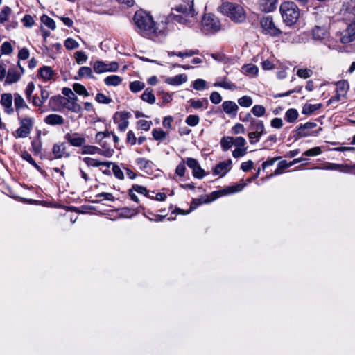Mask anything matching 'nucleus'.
<instances>
[{
	"label": "nucleus",
	"mask_w": 355,
	"mask_h": 355,
	"mask_svg": "<svg viewBox=\"0 0 355 355\" xmlns=\"http://www.w3.org/2000/svg\"><path fill=\"white\" fill-rule=\"evenodd\" d=\"M133 21L139 34L155 42H161L167 35L164 25H156L152 16L143 10L135 12Z\"/></svg>",
	"instance_id": "f257e3e1"
},
{
	"label": "nucleus",
	"mask_w": 355,
	"mask_h": 355,
	"mask_svg": "<svg viewBox=\"0 0 355 355\" xmlns=\"http://www.w3.org/2000/svg\"><path fill=\"white\" fill-rule=\"evenodd\" d=\"M196 15L193 3L181 4L171 9V13L168 15V20L187 25L191 23V19Z\"/></svg>",
	"instance_id": "f03ea898"
},
{
	"label": "nucleus",
	"mask_w": 355,
	"mask_h": 355,
	"mask_svg": "<svg viewBox=\"0 0 355 355\" xmlns=\"http://www.w3.org/2000/svg\"><path fill=\"white\" fill-rule=\"evenodd\" d=\"M220 12L237 24L243 23L246 19V12L244 8L236 3L225 2L220 7Z\"/></svg>",
	"instance_id": "7ed1b4c3"
},
{
	"label": "nucleus",
	"mask_w": 355,
	"mask_h": 355,
	"mask_svg": "<svg viewBox=\"0 0 355 355\" xmlns=\"http://www.w3.org/2000/svg\"><path fill=\"white\" fill-rule=\"evenodd\" d=\"M279 11L283 21L288 26H291L296 24L299 19L300 9L294 2H283L280 5Z\"/></svg>",
	"instance_id": "20e7f679"
},
{
	"label": "nucleus",
	"mask_w": 355,
	"mask_h": 355,
	"mask_svg": "<svg viewBox=\"0 0 355 355\" xmlns=\"http://www.w3.org/2000/svg\"><path fill=\"white\" fill-rule=\"evenodd\" d=\"M246 184L243 180H241L238 183L225 187L221 189L211 192L209 196H207L205 200H217L224 196L238 193L241 191Z\"/></svg>",
	"instance_id": "39448f33"
},
{
	"label": "nucleus",
	"mask_w": 355,
	"mask_h": 355,
	"mask_svg": "<svg viewBox=\"0 0 355 355\" xmlns=\"http://www.w3.org/2000/svg\"><path fill=\"white\" fill-rule=\"evenodd\" d=\"M260 25L263 29L262 32L265 35L278 37L282 33L281 29L275 25L271 16L262 17L260 20Z\"/></svg>",
	"instance_id": "423d86ee"
},
{
	"label": "nucleus",
	"mask_w": 355,
	"mask_h": 355,
	"mask_svg": "<svg viewBox=\"0 0 355 355\" xmlns=\"http://www.w3.org/2000/svg\"><path fill=\"white\" fill-rule=\"evenodd\" d=\"M317 126V123L315 122H307L304 124H300L297 128L292 132L293 137L295 141L298 140L302 137H305L311 135L312 134L318 135L321 128L318 130L311 132V130Z\"/></svg>",
	"instance_id": "0eeeda50"
},
{
	"label": "nucleus",
	"mask_w": 355,
	"mask_h": 355,
	"mask_svg": "<svg viewBox=\"0 0 355 355\" xmlns=\"http://www.w3.org/2000/svg\"><path fill=\"white\" fill-rule=\"evenodd\" d=\"M202 26L204 31L216 33L220 29L219 20L211 14L206 15L202 19Z\"/></svg>",
	"instance_id": "6e6552de"
},
{
	"label": "nucleus",
	"mask_w": 355,
	"mask_h": 355,
	"mask_svg": "<svg viewBox=\"0 0 355 355\" xmlns=\"http://www.w3.org/2000/svg\"><path fill=\"white\" fill-rule=\"evenodd\" d=\"M19 123V128L12 132V135L15 138H25L30 134L33 128V119L30 117L23 118L20 119Z\"/></svg>",
	"instance_id": "1a4fd4ad"
},
{
	"label": "nucleus",
	"mask_w": 355,
	"mask_h": 355,
	"mask_svg": "<svg viewBox=\"0 0 355 355\" xmlns=\"http://www.w3.org/2000/svg\"><path fill=\"white\" fill-rule=\"evenodd\" d=\"M131 117V113L129 112H116L113 116L114 123L118 124V129L121 132H124L129 124L128 119Z\"/></svg>",
	"instance_id": "9d476101"
},
{
	"label": "nucleus",
	"mask_w": 355,
	"mask_h": 355,
	"mask_svg": "<svg viewBox=\"0 0 355 355\" xmlns=\"http://www.w3.org/2000/svg\"><path fill=\"white\" fill-rule=\"evenodd\" d=\"M114 152V150H101V149L97 146L84 144V146H83V148H82L81 153L83 155H85V154H89V155L98 154V155L105 156L106 157H111L113 155Z\"/></svg>",
	"instance_id": "9b49d317"
},
{
	"label": "nucleus",
	"mask_w": 355,
	"mask_h": 355,
	"mask_svg": "<svg viewBox=\"0 0 355 355\" xmlns=\"http://www.w3.org/2000/svg\"><path fill=\"white\" fill-rule=\"evenodd\" d=\"M185 163L189 168L192 169V174L195 178L202 179L205 177V172L196 159L191 157L187 158Z\"/></svg>",
	"instance_id": "f8f14e48"
},
{
	"label": "nucleus",
	"mask_w": 355,
	"mask_h": 355,
	"mask_svg": "<svg viewBox=\"0 0 355 355\" xmlns=\"http://www.w3.org/2000/svg\"><path fill=\"white\" fill-rule=\"evenodd\" d=\"M52 154L53 157L50 158V159L67 158L71 156L70 153L67 150V146L64 142L55 144L52 148Z\"/></svg>",
	"instance_id": "ddd939ff"
},
{
	"label": "nucleus",
	"mask_w": 355,
	"mask_h": 355,
	"mask_svg": "<svg viewBox=\"0 0 355 355\" xmlns=\"http://www.w3.org/2000/svg\"><path fill=\"white\" fill-rule=\"evenodd\" d=\"M323 169L330 171H339L343 173H351L355 174V165L350 166L348 164H338L335 163H327Z\"/></svg>",
	"instance_id": "4468645a"
},
{
	"label": "nucleus",
	"mask_w": 355,
	"mask_h": 355,
	"mask_svg": "<svg viewBox=\"0 0 355 355\" xmlns=\"http://www.w3.org/2000/svg\"><path fill=\"white\" fill-rule=\"evenodd\" d=\"M232 162L230 159L220 162L216 165L213 169V175H220V177L224 176L227 172L232 168Z\"/></svg>",
	"instance_id": "2eb2a0df"
},
{
	"label": "nucleus",
	"mask_w": 355,
	"mask_h": 355,
	"mask_svg": "<svg viewBox=\"0 0 355 355\" xmlns=\"http://www.w3.org/2000/svg\"><path fill=\"white\" fill-rule=\"evenodd\" d=\"M64 139L74 147H83L86 142L85 138L80 137L77 132L67 133L64 135Z\"/></svg>",
	"instance_id": "dca6fc26"
},
{
	"label": "nucleus",
	"mask_w": 355,
	"mask_h": 355,
	"mask_svg": "<svg viewBox=\"0 0 355 355\" xmlns=\"http://www.w3.org/2000/svg\"><path fill=\"white\" fill-rule=\"evenodd\" d=\"M67 98L60 95L53 96H52L49 102V105L52 111H58L60 110V106L64 107V105H66Z\"/></svg>",
	"instance_id": "f3484780"
},
{
	"label": "nucleus",
	"mask_w": 355,
	"mask_h": 355,
	"mask_svg": "<svg viewBox=\"0 0 355 355\" xmlns=\"http://www.w3.org/2000/svg\"><path fill=\"white\" fill-rule=\"evenodd\" d=\"M223 111L230 117L234 118L236 116L239 110L237 104L232 101H225L222 103Z\"/></svg>",
	"instance_id": "a211bd4d"
},
{
	"label": "nucleus",
	"mask_w": 355,
	"mask_h": 355,
	"mask_svg": "<svg viewBox=\"0 0 355 355\" xmlns=\"http://www.w3.org/2000/svg\"><path fill=\"white\" fill-rule=\"evenodd\" d=\"M328 35L327 28L326 26L315 25L312 30L313 38L315 40H322Z\"/></svg>",
	"instance_id": "6ab92c4d"
},
{
	"label": "nucleus",
	"mask_w": 355,
	"mask_h": 355,
	"mask_svg": "<svg viewBox=\"0 0 355 355\" xmlns=\"http://www.w3.org/2000/svg\"><path fill=\"white\" fill-rule=\"evenodd\" d=\"M110 134L111 133L109 131H105V132H98L96 135L95 139H96V141L102 147V148H101V150H114L109 146L107 141L103 140L105 138L110 137Z\"/></svg>",
	"instance_id": "aec40b11"
},
{
	"label": "nucleus",
	"mask_w": 355,
	"mask_h": 355,
	"mask_svg": "<svg viewBox=\"0 0 355 355\" xmlns=\"http://www.w3.org/2000/svg\"><path fill=\"white\" fill-rule=\"evenodd\" d=\"M355 40V21L352 23L347 28L345 33L341 37L343 44L349 43Z\"/></svg>",
	"instance_id": "412c9836"
},
{
	"label": "nucleus",
	"mask_w": 355,
	"mask_h": 355,
	"mask_svg": "<svg viewBox=\"0 0 355 355\" xmlns=\"http://www.w3.org/2000/svg\"><path fill=\"white\" fill-rule=\"evenodd\" d=\"M277 0H259L260 10L264 12L274 11L277 8Z\"/></svg>",
	"instance_id": "4be33fe9"
},
{
	"label": "nucleus",
	"mask_w": 355,
	"mask_h": 355,
	"mask_svg": "<svg viewBox=\"0 0 355 355\" xmlns=\"http://www.w3.org/2000/svg\"><path fill=\"white\" fill-rule=\"evenodd\" d=\"M21 73H19L15 68L10 67L6 73V84L11 85L17 83L21 78Z\"/></svg>",
	"instance_id": "5701e85b"
},
{
	"label": "nucleus",
	"mask_w": 355,
	"mask_h": 355,
	"mask_svg": "<svg viewBox=\"0 0 355 355\" xmlns=\"http://www.w3.org/2000/svg\"><path fill=\"white\" fill-rule=\"evenodd\" d=\"M12 96L10 93L3 94L1 98V104L6 108L8 114H12L14 110L12 108Z\"/></svg>",
	"instance_id": "b1692460"
},
{
	"label": "nucleus",
	"mask_w": 355,
	"mask_h": 355,
	"mask_svg": "<svg viewBox=\"0 0 355 355\" xmlns=\"http://www.w3.org/2000/svg\"><path fill=\"white\" fill-rule=\"evenodd\" d=\"M44 121L50 125H58L64 124V119L61 115L51 114L44 118Z\"/></svg>",
	"instance_id": "393cba45"
},
{
	"label": "nucleus",
	"mask_w": 355,
	"mask_h": 355,
	"mask_svg": "<svg viewBox=\"0 0 355 355\" xmlns=\"http://www.w3.org/2000/svg\"><path fill=\"white\" fill-rule=\"evenodd\" d=\"M187 76L186 74H180L174 77H168L165 82L171 85H180L187 82Z\"/></svg>",
	"instance_id": "a878e982"
},
{
	"label": "nucleus",
	"mask_w": 355,
	"mask_h": 355,
	"mask_svg": "<svg viewBox=\"0 0 355 355\" xmlns=\"http://www.w3.org/2000/svg\"><path fill=\"white\" fill-rule=\"evenodd\" d=\"M36 203V205H42V206H44V207H55V208H58V207H61V208H63L66 210H76V211H78L76 209V208L73 207H68V206H64V205H61L60 204L58 203L57 202L55 201H47V200H45V201H35Z\"/></svg>",
	"instance_id": "bb28decb"
},
{
	"label": "nucleus",
	"mask_w": 355,
	"mask_h": 355,
	"mask_svg": "<svg viewBox=\"0 0 355 355\" xmlns=\"http://www.w3.org/2000/svg\"><path fill=\"white\" fill-rule=\"evenodd\" d=\"M83 162L88 166H94V167H98L100 166H105L109 168L110 166V165L112 164V162H101L98 159H93L91 157L83 158Z\"/></svg>",
	"instance_id": "cd10ccee"
},
{
	"label": "nucleus",
	"mask_w": 355,
	"mask_h": 355,
	"mask_svg": "<svg viewBox=\"0 0 355 355\" xmlns=\"http://www.w3.org/2000/svg\"><path fill=\"white\" fill-rule=\"evenodd\" d=\"M147 191L148 190L146 189V187L138 184H135L129 190V195L130 196L131 200H138L137 196L134 192H137L138 193L142 194L144 196H146Z\"/></svg>",
	"instance_id": "c85d7f7f"
},
{
	"label": "nucleus",
	"mask_w": 355,
	"mask_h": 355,
	"mask_svg": "<svg viewBox=\"0 0 355 355\" xmlns=\"http://www.w3.org/2000/svg\"><path fill=\"white\" fill-rule=\"evenodd\" d=\"M83 77L96 79V77L93 75L92 69L89 67H81L78 70V76H76L75 79L78 80Z\"/></svg>",
	"instance_id": "c756f323"
},
{
	"label": "nucleus",
	"mask_w": 355,
	"mask_h": 355,
	"mask_svg": "<svg viewBox=\"0 0 355 355\" xmlns=\"http://www.w3.org/2000/svg\"><path fill=\"white\" fill-rule=\"evenodd\" d=\"M336 92L345 96L349 89V83L345 80H342L336 83Z\"/></svg>",
	"instance_id": "7c9ffc66"
},
{
	"label": "nucleus",
	"mask_w": 355,
	"mask_h": 355,
	"mask_svg": "<svg viewBox=\"0 0 355 355\" xmlns=\"http://www.w3.org/2000/svg\"><path fill=\"white\" fill-rule=\"evenodd\" d=\"M39 75L41 78L46 80L51 79L54 75V71L50 67L44 66L40 68Z\"/></svg>",
	"instance_id": "2f4dec72"
},
{
	"label": "nucleus",
	"mask_w": 355,
	"mask_h": 355,
	"mask_svg": "<svg viewBox=\"0 0 355 355\" xmlns=\"http://www.w3.org/2000/svg\"><path fill=\"white\" fill-rule=\"evenodd\" d=\"M122 82V78L116 75L107 76L104 79V83L107 86H118Z\"/></svg>",
	"instance_id": "473e14b6"
},
{
	"label": "nucleus",
	"mask_w": 355,
	"mask_h": 355,
	"mask_svg": "<svg viewBox=\"0 0 355 355\" xmlns=\"http://www.w3.org/2000/svg\"><path fill=\"white\" fill-rule=\"evenodd\" d=\"M210 201H191L189 209H184L182 208H177L175 209L176 212H178L182 214H187L190 213L192 210L196 209L199 205H202V202H209Z\"/></svg>",
	"instance_id": "72a5a7b5"
},
{
	"label": "nucleus",
	"mask_w": 355,
	"mask_h": 355,
	"mask_svg": "<svg viewBox=\"0 0 355 355\" xmlns=\"http://www.w3.org/2000/svg\"><path fill=\"white\" fill-rule=\"evenodd\" d=\"M14 103H15V107L17 112H18L20 109H22V108H28V105L25 103L24 98L18 93H15L14 94Z\"/></svg>",
	"instance_id": "f704fd0d"
},
{
	"label": "nucleus",
	"mask_w": 355,
	"mask_h": 355,
	"mask_svg": "<svg viewBox=\"0 0 355 355\" xmlns=\"http://www.w3.org/2000/svg\"><path fill=\"white\" fill-rule=\"evenodd\" d=\"M141 98L144 101L147 102L149 104H153L155 102V96L153 94L152 89L149 87L145 89Z\"/></svg>",
	"instance_id": "c9c22d12"
},
{
	"label": "nucleus",
	"mask_w": 355,
	"mask_h": 355,
	"mask_svg": "<svg viewBox=\"0 0 355 355\" xmlns=\"http://www.w3.org/2000/svg\"><path fill=\"white\" fill-rule=\"evenodd\" d=\"M298 116L299 114L296 109L290 108L286 112L284 119L288 123H293L297 120Z\"/></svg>",
	"instance_id": "e433bc0d"
},
{
	"label": "nucleus",
	"mask_w": 355,
	"mask_h": 355,
	"mask_svg": "<svg viewBox=\"0 0 355 355\" xmlns=\"http://www.w3.org/2000/svg\"><path fill=\"white\" fill-rule=\"evenodd\" d=\"M250 129L254 130L255 132H257L262 135L266 133L263 122L256 119L254 121H252Z\"/></svg>",
	"instance_id": "4c0bfd02"
},
{
	"label": "nucleus",
	"mask_w": 355,
	"mask_h": 355,
	"mask_svg": "<svg viewBox=\"0 0 355 355\" xmlns=\"http://www.w3.org/2000/svg\"><path fill=\"white\" fill-rule=\"evenodd\" d=\"M214 87H220L225 89H229V90H235L237 88L234 83H233L230 81H227L225 77L223 78V81L216 82L214 84Z\"/></svg>",
	"instance_id": "58836bf2"
},
{
	"label": "nucleus",
	"mask_w": 355,
	"mask_h": 355,
	"mask_svg": "<svg viewBox=\"0 0 355 355\" xmlns=\"http://www.w3.org/2000/svg\"><path fill=\"white\" fill-rule=\"evenodd\" d=\"M31 148L35 155L40 153L42 150V141L40 135L31 141Z\"/></svg>",
	"instance_id": "ea45409f"
},
{
	"label": "nucleus",
	"mask_w": 355,
	"mask_h": 355,
	"mask_svg": "<svg viewBox=\"0 0 355 355\" xmlns=\"http://www.w3.org/2000/svg\"><path fill=\"white\" fill-rule=\"evenodd\" d=\"M107 64L101 60L96 61L93 64L94 70L96 73L107 72Z\"/></svg>",
	"instance_id": "a19ab883"
},
{
	"label": "nucleus",
	"mask_w": 355,
	"mask_h": 355,
	"mask_svg": "<svg viewBox=\"0 0 355 355\" xmlns=\"http://www.w3.org/2000/svg\"><path fill=\"white\" fill-rule=\"evenodd\" d=\"M145 197L153 200H165L166 194L164 192H155L154 191H148Z\"/></svg>",
	"instance_id": "79ce46f5"
},
{
	"label": "nucleus",
	"mask_w": 355,
	"mask_h": 355,
	"mask_svg": "<svg viewBox=\"0 0 355 355\" xmlns=\"http://www.w3.org/2000/svg\"><path fill=\"white\" fill-rule=\"evenodd\" d=\"M266 110L261 105H255L251 109V113L256 117H261L266 114Z\"/></svg>",
	"instance_id": "37998d69"
},
{
	"label": "nucleus",
	"mask_w": 355,
	"mask_h": 355,
	"mask_svg": "<svg viewBox=\"0 0 355 355\" xmlns=\"http://www.w3.org/2000/svg\"><path fill=\"white\" fill-rule=\"evenodd\" d=\"M233 137H223L220 140L221 148L223 151L228 150L233 145Z\"/></svg>",
	"instance_id": "c03bdc74"
},
{
	"label": "nucleus",
	"mask_w": 355,
	"mask_h": 355,
	"mask_svg": "<svg viewBox=\"0 0 355 355\" xmlns=\"http://www.w3.org/2000/svg\"><path fill=\"white\" fill-rule=\"evenodd\" d=\"M242 69L247 75L256 76L258 73V67L252 64L243 65Z\"/></svg>",
	"instance_id": "a18cd8bd"
},
{
	"label": "nucleus",
	"mask_w": 355,
	"mask_h": 355,
	"mask_svg": "<svg viewBox=\"0 0 355 355\" xmlns=\"http://www.w3.org/2000/svg\"><path fill=\"white\" fill-rule=\"evenodd\" d=\"M76 101L77 100H73L71 102H67L66 105H64V107L75 113L80 112L82 107L76 103Z\"/></svg>",
	"instance_id": "49530a36"
},
{
	"label": "nucleus",
	"mask_w": 355,
	"mask_h": 355,
	"mask_svg": "<svg viewBox=\"0 0 355 355\" xmlns=\"http://www.w3.org/2000/svg\"><path fill=\"white\" fill-rule=\"evenodd\" d=\"M11 13L12 10L9 6H3L0 11V24H3L6 21Z\"/></svg>",
	"instance_id": "de8ad7c7"
},
{
	"label": "nucleus",
	"mask_w": 355,
	"mask_h": 355,
	"mask_svg": "<svg viewBox=\"0 0 355 355\" xmlns=\"http://www.w3.org/2000/svg\"><path fill=\"white\" fill-rule=\"evenodd\" d=\"M321 106H322L321 104L305 105L302 108V114H304L305 115H309V114H311V113H313L314 111L320 109L321 107Z\"/></svg>",
	"instance_id": "09e8293b"
},
{
	"label": "nucleus",
	"mask_w": 355,
	"mask_h": 355,
	"mask_svg": "<svg viewBox=\"0 0 355 355\" xmlns=\"http://www.w3.org/2000/svg\"><path fill=\"white\" fill-rule=\"evenodd\" d=\"M41 21L42 24H44L46 26L49 28L51 30L55 29V23L53 19L47 16L46 15H43L41 17Z\"/></svg>",
	"instance_id": "8fccbe9b"
},
{
	"label": "nucleus",
	"mask_w": 355,
	"mask_h": 355,
	"mask_svg": "<svg viewBox=\"0 0 355 355\" xmlns=\"http://www.w3.org/2000/svg\"><path fill=\"white\" fill-rule=\"evenodd\" d=\"M291 166V162H288L286 160L280 161L278 163V166L276 168V170L275 171L274 174L276 175H279V174L282 173L285 169H286Z\"/></svg>",
	"instance_id": "3c124183"
},
{
	"label": "nucleus",
	"mask_w": 355,
	"mask_h": 355,
	"mask_svg": "<svg viewBox=\"0 0 355 355\" xmlns=\"http://www.w3.org/2000/svg\"><path fill=\"white\" fill-rule=\"evenodd\" d=\"M153 139L162 141L166 137V133L162 129H153L152 131Z\"/></svg>",
	"instance_id": "603ef678"
},
{
	"label": "nucleus",
	"mask_w": 355,
	"mask_h": 355,
	"mask_svg": "<svg viewBox=\"0 0 355 355\" xmlns=\"http://www.w3.org/2000/svg\"><path fill=\"white\" fill-rule=\"evenodd\" d=\"M252 98L249 96H243L238 99V103L240 106L249 107L252 105Z\"/></svg>",
	"instance_id": "864d4df0"
},
{
	"label": "nucleus",
	"mask_w": 355,
	"mask_h": 355,
	"mask_svg": "<svg viewBox=\"0 0 355 355\" xmlns=\"http://www.w3.org/2000/svg\"><path fill=\"white\" fill-rule=\"evenodd\" d=\"M73 89L75 92L79 95H83L84 96H88L89 95L85 86L80 83H74Z\"/></svg>",
	"instance_id": "5fc2aeb1"
},
{
	"label": "nucleus",
	"mask_w": 355,
	"mask_h": 355,
	"mask_svg": "<svg viewBox=\"0 0 355 355\" xmlns=\"http://www.w3.org/2000/svg\"><path fill=\"white\" fill-rule=\"evenodd\" d=\"M62 94L64 96H67L66 102H71L73 100H78L77 96L73 92V91L69 87H64L62 91Z\"/></svg>",
	"instance_id": "6e6d98bb"
},
{
	"label": "nucleus",
	"mask_w": 355,
	"mask_h": 355,
	"mask_svg": "<svg viewBox=\"0 0 355 355\" xmlns=\"http://www.w3.org/2000/svg\"><path fill=\"white\" fill-rule=\"evenodd\" d=\"M185 122L188 125L194 127L199 123L200 118L197 115L191 114L186 118Z\"/></svg>",
	"instance_id": "4d7b16f0"
},
{
	"label": "nucleus",
	"mask_w": 355,
	"mask_h": 355,
	"mask_svg": "<svg viewBox=\"0 0 355 355\" xmlns=\"http://www.w3.org/2000/svg\"><path fill=\"white\" fill-rule=\"evenodd\" d=\"M144 83L140 81H134L130 84V89L134 93L141 91L144 88Z\"/></svg>",
	"instance_id": "13d9d810"
},
{
	"label": "nucleus",
	"mask_w": 355,
	"mask_h": 355,
	"mask_svg": "<svg viewBox=\"0 0 355 355\" xmlns=\"http://www.w3.org/2000/svg\"><path fill=\"white\" fill-rule=\"evenodd\" d=\"M78 46V42L71 37H69L64 41V46L68 50L77 49Z\"/></svg>",
	"instance_id": "bf43d9fd"
},
{
	"label": "nucleus",
	"mask_w": 355,
	"mask_h": 355,
	"mask_svg": "<svg viewBox=\"0 0 355 355\" xmlns=\"http://www.w3.org/2000/svg\"><path fill=\"white\" fill-rule=\"evenodd\" d=\"M313 72L309 69H299L297 71V75L302 78H307L313 75Z\"/></svg>",
	"instance_id": "052dcab7"
},
{
	"label": "nucleus",
	"mask_w": 355,
	"mask_h": 355,
	"mask_svg": "<svg viewBox=\"0 0 355 355\" xmlns=\"http://www.w3.org/2000/svg\"><path fill=\"white\" fill-rule=\"evenodd\" d=\"M207 83L205 80L198 78L193 83V87L196 90L202 91L205 89Z\"/></svg>",
	"instance_id": "680f3d73"
},
{
	"label": "nucleus",
	"mask_w": 355,
	"mask_h": 355,
	"mask_svg": "<svg viewBox=\"0 0 355 355\" xmlns=\"http://www.w3.org/2000/svg\"><path fill=\"white\" fill-rule=\"evenodd\" d=\"M21 156L23 159L27 161L29 164L35 166L36 168H40L39 166L35 162V160L33 159L31 155L28 153L27 151L22 152Z\"/></svg>",
	"instance_id": "e2e57ef3"
},
{
	"label": "nucleus",
	"mask_w": 355,
	"mask_h": 355,
	"mask_svg": "<svg viewBox=\"0 0 355 355\" xmlns=\"http://www.w3.org/2000/svg\"><path fill=\"white\" fill-rule=\"evenodd\" d=\"M136 163L140 167V168L146 169L150 167V165L152 162L144 157H139L136 159Z\"/></svg>",
	"instance_id": "0e129e2a"
},
{
	"label": "nucleus",
	"mask_w": 355,
	"mask_h": 355,
	"mask_svg": "<svg viewBox=\"0 0 355 355\" xmlns=\"http://www.w3.org/2000/svg\"><path fill=\"white\" fill-rule=\"evenodd\" d=\"M95 99L98 103L103 104H109L112 101V99L110 97L105 96L102 93H98L96 96Z\"/></svg>",
	"instance_id": "69168bd1"
},
{
	"label": "nucleus",
	"mask_w": 355,
	"mask_h": 355,
	"mask_svg": "<svg viewBox=\"0 0 355 355\" xmlns=\"http://www.w3.org/2000/svg\"><path fill=\"white\" fill-rule=\"evenodd\" d=\"M322 150L320 147H314L305 151L303 155L308 157L317 156L321 154Z\"/></svg>",
	"instance_id": "338daca9"
},
{
	"label": "nucleus",
	"mask_w": 355,
	"mask_h": 355,
	"mask_svg": "<svg viewBox=\"0 0 355 355\" xmlns=\"http://www.w3.org/2000/svg\"><path fill=\"white\" fill-rule=\"evenodd\" d=\"M75 58L78 64H83L87 60V56L84 52L77 51L75 53Z\"/></svg>",
	"instance_id": "774afa93"
}]
</instances>
